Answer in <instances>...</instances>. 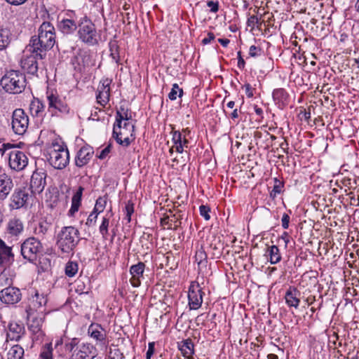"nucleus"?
I'll return each mask as SVG.
<instances>
[{"mask_svg": "<svg viewBox=\"0 0 359 359\" xmlns=\"http://www.w3.org/2000/svg\"><path fill=\"white\" fill-rule=\"evenodd\" d=\"M50 224L46 221H41L34 228V233L39 238H44L46 233H48Z\"/></svg>", "mask_w": 359, "mask_h": 359, "instance_id": "obj_33", "label": "nucleus"}, {"mask_svg": "<svg viewBox=\"0 0 359 359\" xmlns=\"http://www.w3.org/2000/svg\"><path fill=\"white\" fill-rule=\"evenodd\" d=\"M123 121H132L131 111L121 105L116 111V123H121Z\"/></svg>", "mask_w": 359, "mask_h": 359, "instance_id": "obj_30", "label": "nucleus"}, {"mask_svg": "<svg viewBox=\"0 0 359 359\" xmlns=\"http://www.w3.org/2000/svg\"><path fill=\"white\" fill-rule=\"evenodd\" d=\"M111 83V81L106 79H103L100 81V84L98 86L97 91L98 93L96 96L97 102L102 105L105 106L106 104L109 100L110 96V88L109 85Z\"/></svg>", "mask_w": 359, "mask_h": 359, "instance_id": "obj_18", "label": "nucleus"}, {"mask_svg": "<svg viewBox=\"0 0 359 359\" xmlns=\"http://www.w3.org/2000/svg\"><path fill=\"white\" fill-rule=\"evenodd\" d=\"M182 95L183 90L182 88H180L178 84L175 83L172 85L171 91L168 94V97L171 100H176L177 95L180 97L182 96Z\"/></svg>", "mask_w": 359, "mask_h": 359, "instance_id": "obj_46", "label": "nucleus"}, {"mask_svg": "<svg viewBox=\"0 0 359 359\" xmlns=\"http://www.w3.org/2000/svg\"><path fill=\"white\" fill-rule=\"evenodd\" d=\"M243 88H245V93L248 97H252L253 96V89L249 83H246L244 85Z\"/></svg>", "mask_w": 359, "mask_h": 359, "instance_id": "obj_59", "label": "nucleus"}, {"mask_svg": "<svg viewBox=\"0 0 359 359\" xmlns=\"http://www.w3.org/2000/svg\"><path fill=\"white\" fill-rule=\"evenodd\" d=\"M200 214L202 217L205 218V219L208 220L210 218V216L209 215V212L210 211V209L208 206L202 205L199 208Z\"/></svg>", "mask_w": 359, "mask_h": 359, "instance_id": "obj_50", "label": "nucleus"}, {"mask_svg": "<svg viewBox=\"0 0 359 359\" xmlns=\"http://www.w3.org/2000/svg\"><path fill=\"white\" fill-rule=\"evenodd\" d=\"M44 106L39 99H34L29 104V112L32 116H38L42 113Z\"/></svg>", "mask_w": 359, "mask_h": 359, "instance_id": "obj_37", "label": "nucleus"}, {"mask_svg": "<svg viewBox=\"0 0 359 359\" xmlns=\"http://www.w3.org/2000/svg\"><path fill=\"white\" fill-rule=\"evenodd\" d=\"M218 41L224 46L226 47L229 43L230 41L227 39H219Z\"/></svg>", "mask_w": 359, "mask_h": 359, "instance_id": "obj_63", "label": "nucleus"}, {"mask_svg": "<svg viewBox=\"0 0 359 359\" xmlns=\"http://www.w3.org/2000/svg\"><path fill=\"white\" fill-rule=\"evenodd\" d=\"M78 344L76 339H73L69 343L66 344V349L72 351L74 348Z\"/></svg>", "mask_w": 359, "mask_h": 359, "instance_id": "obj_58", "label": "nucleus"}, {"mask_svg": "<svg viewBox=\"0 0 359 359\" xmlns=\"http://www.w3.org/2000/svg\"><path fill=\"white\" fill-rule=\"evenodd\" d=\"M180 350L187 359H191L194 354V344L191 340L187 339L180 345Z\"/></svg>", "mask_w": 359, "mask_h": 359, "instance_id": "obj_34", "label": "nucleus"}, {"mask_svg": "<svg viewBox=\"0 0 359 359\" xmlns=\"http://www.w3.org/2000/svg\"><path fill=\"white\" fill-rule=\"evenodd\" d=\"M88 332L92 338L104 344L105 343L106 333L100 325L92 324Z\"/></svg>", "mask_w": 359, "mask_h": 359, "instance_id": "obj_27", "label": "nucleus"}, {"mask_svg": "<svg viewBox=\"0 0 359 359\" xmlns=\"http://www.w3.org/2000/svg\"><path fill=\"white\" fill-rule=\"evenodd\" d=\"M12 39L11 30L6 27H0V50L6 49Z\"/></svg>", "mask_w": 359, "mask_h": 359, "instance_id": "obj_29", "label": "nucleus"}, {"mask_svg": "<svg viewBox=\"0 0 359 359\" xmlns=\"http://www.w3.org/2000/svg\"><path fill=\"white\" fill-rule=\"evenodd\" d=\"M13 188L11 177L6 175H0V201H4Z\"/></svg>", "mask_w": 359, "mask_h": 359, "instance_id": "obj_22", "label": "nucleus"}, {"mask_svg": "<svg viewBox=\"0 0 359 359\" xmlns=\"http://www.w3.org/2000/svg\"><path fill=\"white\" fill-rule=\"evenodd\" d=\"M24 348L18 345H13L8 350L7 353V359H23Z\"/></svg>", "mask_w": 359, "mask_h": 359, "instance_id": "obj_36", "label": "nucleus"}, {"mask_svg": "<svg viewBox=\"0 0 359 359\" xmlns=\"http://www.w3.org/2000/svg\"><path fill=\"white\" fill-rule=\"evenodd\" d=\"M273 98L278 104L284 105L287 99V95L283 88H278L273 92Z\"/></svg>", "mask_w": 359, "mask_h": 359, "instance_id": "obj_40", "label": "nucleus"}, {"mask_svg": "<svg viewBox=\"0 0 359 359\" xmlns=\"http://www.w3.org/2000/svg\"><path fill=\"white\" fill-rule=\"evenodd\" d=\"M98 214L95 212H92L88 216L86 224L88 226H91L95 224Z\"/></svg>", "mask_w": 359, "mask_h": 359, "instance_id": "obj_51", "label": "nucleus"}, {"mask_svg": "<svg viewBox=\"0 0 359 359\" xmlns=\"http://www.w3.org/2000/svg\"><path fill=\"white\" fill-rule=\"evenodd\" d=\"M0 83L6 92L11 94H18L24 90L26 86V79L22 72L10 70L3 76Z\"/></svg>", "mask_w": 359, "mask_h": 359, "instance_id": "obj_3", "label": "nucleus"}, {"mask_svg": "<svg viewBox=\"0 0 359 359\" xmlns=\"http://www.w3.org/2000/svg\"><path fill=\"white\" fill-rule=\"evenodd\" d=\"M261 49L256 46H251L249 50V54L252 57H255L260 55Z\"/></svg>", "mask_w": 359, "mask_h": 359, "instance_id": "obj_54", "label": "nucleus"}, {"mask_svg": "<svg viewBox=\"0 0 359 359\" xmlns=\"http://www.w3.org/2000/svg\"><path fill=\"white\" fill-rule=\"evenodd\" d=\"M22 294L16 287H6L0 290V300L6 304H15L21 300Z\"/></svg>", "mask_w": 359, "mask_h": 359, "instance_id": "obj_11", "label": "nucleus"}, {"mask_svg": "<svg viewBox=\"0 0 359 359\" xmlns=\"http://www.w3.org/2000/svg\"><path fill=\"white\" fill-rule=\"evenodd\" d=\"M83 191V188L82 187H79L77 191L74 194L72 198V206L69 210V214L71 215H73L79 208Z\"/></svg>", "mask_w": 359, "mask_h": 359, "instance_id": "obj_31", "label": "nucleus"}, {"mask_svg": "<svg viewBox=\"0 0 359 359\" xmlns=\"http://www.w3.org/2000/svg\"><path fill=\"white\" fill-rule=\"evenodd\" d=\"M24 327L17 323L12 322L8 325L7 339L18 341L24 334Z\"/></svg>", "mask_w": 359, "mask_h": 359, "instance_id": "obj_25", "label": "nucleus"}, {"mask_svg": "<svg viewBox=\"0 0 359 359\" xmlns=\"http://www.w3.org/2000/svg\"><path fill=\"white\" fill-rule=\"evenodd\" d=\"M46 174L43 171L33 172L30 180V189L34 194H40L46 186Z\"/></svg>", "mask_w": 359, "mask_h": 359, "instance_id": "obj_17", "label": "nucleus"}, {"mask_svg": "<svg viewBox=\"0 0 359 359\" xmlns=\"http://www.w3.org/2000/svg\"><path fill=\"white\" fill-rule=\"evenodd\" d=\"M215 39V35L212 32H209L208 34V36L204 38L202 41V43L203 44H208L211 41H212L213 39Z\"/></svg>", "mask_w": 359, "mask_h": 359, "instance_id": "obj_60", "label": "nucleus"}, {"mask_svg": "<svg viewBox=\"0 0 359 359\" xmlns=\"http://www.w3.org/2000/svg\"><path fill=\"white\" fill-rule=\"evenodd\" d=\"M93 153V148L90 147H83L81 148L77 153L75 160L76 166L83 167L86 165L91 159Z\"/></svg>", "mask_w": 359, "mask_h": 359, "instance_id": "obj_23", "label": "nucleus"}, {"mask_svg": "<svg viewBox=\"0 0 359 359\" xmlns=\"http://www.w3.org/2000/svg\"><path fill=\"white\" fill-rule=\"evenodd\" d=\"M175 219H176V218H175V215H173V216H172V217H171V218H170V217H166V218H164L163 219H162V222H165V220H166V219H168V221L167 222V223H168V222H169V221H170L171 222H175V227H174V228H176V227H177V226H179V224H180V222H179V224H177V220H175Z\"/></svg>", "mask_w": 359, "mask_h": 359, "instance_id": "obj_61", "label": "nucleus"}, {"mask_svg": "<svg viewBox=\"0 0 359 359\" xmlns=\"http://www.w3.org/2000/svg\"><path fill=\"white\" fill-rule=\"evenodd\" d=\"M154 352V343L150 342V343H149L148 350L146 353V358L151 359Z\"/></svg>", "mask_w": 359, "mask_h": 359, "instance_id": "obj_56", "label": "nucleus"}, {"mask_svg": "<svg viewBox=\"0 0 359 359\" xmlns=\"http://www.w3.org/2000/svg\"><path fill=\"white\" fill-rule=\"evenodd\" d=\"M37 59H40L35 53L22 59L21 67L28 74L35 75L38 72Z\"/></svg>", "mask_w": 359, "mask_h": 359, "instance_id": "obj_21", "label": "nucleus"}, {"mask_svg": "<svg viewBox=\"0 0 359 359\" xmlns=\"http://www.w3.org/2000/svg\"><path fill=\"white\" fill-rule=\"evenodd\" d=\"M79 19L74 11H68L58 21L57 28L65 34L74 33L79 27Z\"/></svg>", "mask_w": 359, "mask_h": 359, "instance_id": "obj_8", "label": "nucleus"}, {"mask_svg": "<svg viewBox=\"0 0 359 359\" xmlns=\"http://www.w3.org/2000/svg\"><path fill=\"white\" fill-rule=\"evenodd\" d=\"M266 255L269 257V262L272 264H276L281 260L280 250L276 245L269 247L266 251Z\"/></svg>", "mask_w": 359, "mask_h": 359, "instance_id": "obj_32", "label": "nucleus"}, {"mask_svg": "<svg viewBox=\"0 0 359 359\" xmlns=\"http://www.w3.org/2000/svg\"><path fill=\"white\" fill-rule=\"evenodd\" d=\"M238 67L241 69V68H243L244 66H245V61L242 58L241 55V53L238 52Z\"/></svg>", "mask_w": 359, "mask_h": 359, "instance_id": "obj_62", "label": "nucleus"}, {"mask_svg": "<svg viewBox=\"0 0 359 359\" xmlns=\"http://www.w3.org/2000/svg\"><path fill=\"white\" fill-rule=\"evenodd\" d=\"M111 149V146L108 145L104 149H103L100 153L97 155V157L100 159H104L107 157V156L109 154Z\"/></svg>", "mask_w": 359, "mask_h": 359, "instance_id": "obj_55", "label": "nucleus"}, {"mask_svg": "<svg viewBox=\"0 0 359 359\" xmlns=\"http://www.w3.org/2000/svg\"><path fill=\"white\" fill-rule=\"evenodd\" d=\"M15 145L10 143H4L0 144V155L5 157L6 160H8V153L11 149H15Z\"/></svg>", "mask_w": 359, "mask_h": 359, "instance_id": "obj_45", "label": "nucleus"}, {"mask_svg": "<svg viewBox=\"0 0 359 359\" xmlns=\"http://www.w3.org/2000/svg\"><path fill=\"white\" fill-rule=\"evenodd\" d=\"M24 229V225L20 219L13 217L11 219L6 226V232L12 236H20Z\"/></svg>", "mask_w": 359, "mask_h": 359, "instance_id": "obj_24", "label": "nucleus"}, {"mask_svg": "<svg viewBox=\"0 0 359 359\" xmlns=\"http://www.w3.org/2000/svg\"><path fill=\"white\" fill-rule=\"evenodd\" d=\"M107 198L105 196L103 197H99L95 203L93 212H95L97 214H100L104 210L106 205H107Z\"/></svg>", "mask_w": 359, "mask_h": 359, "instance_id": "obj_43", "label": "nucleus"}, {"mask_svg": "<svg viewBox=\"0 0 359 359\" xmlns=\"http://www.w3.org/2000/svg\"><path fill=\"white\" fill-rule=\"evenodd\" d=\"M109 224V219L107 217L102 218V223L100 226L99 231L103 238H107L108 235V227Z\"/></svg>", "mask_w": 359, "mask_h": 359, "instance_id": "obj_47", "label": "nucleus"}, {"mask_svg": "<svg viewBox=\"0 0 359 359\" xmlns=\"http://www.w3.org/2000/svg\"><path fill=\"white\" fill-rule=\"evenodd\" d=\"M134 208H133V204L128 203L126 205V217L128 222L130 221V217L131 215L133 213Z\"/></svg>", "mask_w": 359, "mask_h": 359, "instance_id": "obj_53", "label": "nucleus"}, {"mask_svg": "<svg viewBox=\"0 0 359 359\" xmlns=\"http://www.w3.org/2000/svg\"><path fill=\"white\" fill-rule=\"evenodd\" d=\"M172 141L173 145L169 150L171 154L174 150L180 154L184 153V148H187L189 143V140L186 138V135H182L181 132L177 130L172 132Z\"/></svg>", "mask_w": 359, "mask_h": 359, "instance_id": "obj_16", "label": "nucleus"}, {"mask_svg": "<svg viewBox=\"0 0 359 359\" xmlns=\"http://www.w3.org/2000/svg\"><path fill=\"white\" fill-rule=\"evenodd\" d=\"M27 18V11L22 8H20L15 11V13L12 15L11 20L13 24L15 23V20L18 25H22L25 22Z\"/></svg>", "mask_w": 359, "mask_h": 359, "instance_id": "obj_39", "label": "nucleus"}, {"mask_svg": "<svg viewBox=\"0 0 359 359\" xmlns=\"http://www.w3.org/2000/svg\"><path fill=\"white\" fill-rule=\"evenodd\" d=\"M79 235V231L74 226L62 227L57 235L58 248L65 253L72 252L80 241Z\"/></svg>", "mask_w": 359, "mask_h": 359, "instance_id": "obj_2", "label": "nucleus"}, {"mask_svg": "<svg viewBox=\"0 0 359 359\" xmlns=\"http://www.w3.org/2000/svg\"><path fill=\"white\" fill-rule=\"evenodd\" d=\"M29 197L26 189H16L11 197L9 207L13 210L20 209L27 204Z\"/></svg>", "mask_w": 359, "mask_h": 359, "instance_id": "obj_13", "label": "nucleus"}, {"mask_svg": "<svg viewBox=\"0 0 359 359\" xmlns=\"http://www.w3.org/2000/svg\"><path fill=\"white\" fill-rule=\"evenodd\" d=\"M78 264L75 262H68L65 266V274L69 277L74 276L78 272Z\"/></svg>", "mask_w": 359, "mask_h": 359, "instance_id": "obj_41", "label": "nucleus"}, {"mask_svg": "<svg viewBox=\"0 0 359 359\" xmlns=\"http://www.w3.org/2000/svg\"><path fill=\"white\" fill-rule=\"evenodd\" d=\"M282 187H283L282 182L280 180L275 179V184H274L273 190L271 193V196H273V197H275L276 196V194H280L282 191Z\"/></svg>", "mask_w": 359, "mask_h": 359, "instance_id": "obj_49", "label": "nucleus"}, {"mask_svg": "<svg viewBox=\"0 0 359 359\" xmlns=\"http://www.w3.org/2000/svg\"><path fill=\"white\" fill-rule=\"evenodd\" d=\"M96 355L95 348L90 344H82L74 351L72 355H77L78 359H93Z\"/></svg>", "mask_w": 359, "mask_h": 359, "instance_id": "obj_19", "label": "nucleus"}, {"mask_svg": "<svg viewBox=\"0 0 359 359\" xmlns=\"http://www.w3.org/2000/svg\"><path fill=\"white\" fill-rule=\"evenodd\" d=\"M30 301L29 309L36 311L38 309L45 306L48 299L46 295L43 293L40 294L36 291Z\"/></svg>", "mask_w": 359, "mask_h": 359, "instance_id": "obj_28", "label": "nucleus"}, {"mask_svg": "<svg viewBox=\"0 0 359 359\" xmlns=\"http://www.w3.org/2000/svg\"><path fill=\"white\" fill-rule=\"evenodd\" d=\"M276 271V267H268L266 269V273H268L269 276H271L273 273L275 272Z\"/></svg>", "mask_w": 359, "mask_h": 359, "instance_id": "obj_64", "label": "nucleus"}, {"mask_svg": "<svg viewBox=\"0 0 359 359\" xmlns=\"http://www.w3.org/2000/svg\"><path fill=\"white\" fill-rule=\"evenodd\" d=\"M12 129L19 135H24L29 126V117L22 109H16L12 114Z\"/></svg>", "mask_w": 359, "mask_h": 359, "instance_id": "obj_9", "label": "nucleus"}, {"mask_svg": "<svg viewBox=\"0 0 359 359\" xmlns=\"http://www.w3.org/2000/svg\"><path fill=\"white\" fill-rule=\"evenodd\" d=\"M300 292L295 287H290L285 292L286 304L290 307L298 308L300 302Z\"/></svg>", "mask_w": 359, "mask_h": 359, "instance_id": "obj_26", "label": "nucleus"}, {"mask_svg": "<svg viewBox=\"0 0 359 359\" xmlns=\"http://www.w3.org/2000/svg\"><path fill=\"white\" fill-rule=\"evenodd\" d=\"M13 282V276L9 269H5L0 273V288L11 287Z\"/></svg>", "mask_w": 359, "mask_h": 359, "instance_id": "obj_35", "label": "nucleus"}, {"mask_svg": "<svg viewBox=\"0 0 359 359\" xmlns=\"http://www.w3.org/2000/svg\"><path fill=\"white\" fill-rule=\"evenodd\" d=\"M207 6L210 8V11L212 13H217L219 10V2L217 1H208Z\"/></svg>", "mask_w": 359, "mask_h": 359, "instance_id": "obj_52", "label": "nucleus"}, {"mask_svg": "<svg viewBox=\"0 0 359 359\" xmlns=\"http://www.w3.org/2000/svg\"><path fill=\"white\" fill-rule=\"evenodd\" d=\"M259 24V19L257 15H250L247 21V25L248 27L254 29L256 26L258 27Z\"/></svg>", "mask_w": 359, "mask_h": 359, "instance_id": "obj_48", "label": "nucleus"}, {"mask_svg": "<svg viewBox=\"0 0 359 359\" xmlns=\"http://www.w3.org/2000/svg\"><path fill=\"white\" fill-rule=\"evenodd\" d=\"M110 56L111 59L117 63L119 60L118 46L116 41L109 43Z\"/></svg>", "mask_w": 359, "mask_h": 359, "instance_id": "obj_44", "label": "nucleus"}, {"mask_svg": "<svg viewBox=\"0 0 359 359\" xmlns=\"http://www.w3.org/2000/svg\"><path fill=\"white\" fill-rule=\"evenodd\" d=\"M8 163L11 170L18 172L24 170L27 165L28 158L23 151L15 148L8 153Z\"/></svg>", "mask_w": 359, "mask_h": 359, "instance_id": "obj_10", "label": "nucleus"}, {"mask_svg": "<svg viewBox=\"0 0 359 359\" xmlns=\"http://www.w3.org/2000/svg\"><path fill=\"white\" fill-rule=\"evenodd\" d=\"M144 268L145 264L143 262H139L130 267V273L131 274V278L130 279V282L133 287H137L140 285Z\"/></svg>", "mask_w": 359, "mask_h": 359, "instance_id": "obj_20", "label": "nucleus"}, {"mask_svg": "<svg viewBox=\"0 0 359 359\" xmlns=\"http://www.w3.org/2000/svg\"><path fill=\"white\" fill-rule=\"evenodd\" d=\"M135 124L133 121L115 123L113 129V136L116 142L124 147H128L134 137Z\"/></svg>", "mask_w": 359, "mask_h": 359, "instance_id": "obj_5", "label": "nucleus"}, {"mask_svg": "<svg viewBox=\"0 0 359 359\" xmlns=\"http://www.w3.org/2000/svg\"><path fill=\"white\" fill-rule=\"evenodd\" d=\"M48 161L54 168L62 170L69 164V151L64 144L53 142L48 149Z\"/></svg>", "mask_w": 359, "mask_h": 359, "instance_id": "obj_4", "label": "nucleus"}, {"mask_svg": "<svg viewBox=\"0 0 359 359\" xmlns=\"http://www.w3.org/2000/svg\"><path fill=\"white\" fill-rule=\"evenodd\" d=\"M47 100L48 102V110L52 114L56 113L57 111L62 113H67L69 111L67 104L53 91L47 93Z\"/></svg>", "mask_w": 359, "mask_h": 359, "instance_id": "obj_14", "label": "nucleus"}, {"mask_svg": "<svg viewBox=\"0 0 359 359\" xmlns=\"http://www.w3.org/2000/svg\"><path fill=\"white\" fill-rule=\"evenodd\" d=\"M40 357L41 359H53V347L50 343L42 347Z\"/></svg>", "mask_w": 359, "mask_h": 359, "instance_id": "obj_42", "label": "nucleus"}, {"mask_svg": "<svg viewBox=\"0 0 359 359\" xmlns=\"http://www.w3.org/2000/svg\"><path fill=\"white\" fill-rule=\"evenodd\" d=\"M189 306L191 309H198L203 302V292L198 283H192L188 293Z\"/></svg>", "mask_w": 359, "mask_h": 359, "instance_id": "obj_12", "label": "nucleus"}, {"mask_svg": "<svg viewBox=\"0 0 359 359\" xmlns=\"http://www.w3.org/2000/svg\"><path fill=\"white\" fill-rule=\"evenodd\" d=\"M55 43V27L49 22H43L38 29V35L32 37L29 50L36 54L41 60L46 55V52L50 50Z\"/></svg>", "mask_w": 359, "mask_h": 359, "instance_id": "obj_1", "label": "nucleus"}, {"mask_svg": "<svg viewBox=\"0 0 359 359\" xmlns=\"http://www.w3.org/2000/svg\"><path fill=\"white\" fill-rule=\"evenodd\" d=\"M78 35L84 43L93 45L97 43V31L95 25L86 16L79 18Z\"/></svg>", "mask_w": 359, "mask_h": 359, "instance_id": "obj_6", "label": "nucleus"}, {"mask_svg": "<svg viewBox=\"0 0 359 359\" xmlns=\"http://www.w3.org/2000/svg\"><path fill=\"white\" fill-rule=\"evenodd\" d=\"M42 251L43 245L41 241L35 237L27 238L21 245V255L24 259L30 262L36 261Z\"/></svg>", "mask_w": 359, "mask_h": 359, "instance_id": "obj_7", "label": "nucleus"}, {"mask_svg": "<svg viewBox=\"0 0 359 359\" xmlns=\"http://www.w3.org/2000/svg\"><path fill=\"white\" fill-rule=\"evenodd\" d=\"M13 247L9 246L0 238V266H8L14 262Z\"/></svg>", "mask_w": 359, "mask_h": 359, "instance_id": "obj_15", "label": "nucleus"}, {"mask_svg": "<svg viewBox=\"0 0 359 359\" xmlns=\"http://www.w3.org/2000/svg\"><path fill=\"white\" fill-rule=\"evenodd\" d=\"M43 321L42 316H33L29 323L30 330L35 334L41 332Z\"/></svg>", "mask_w": 359, "mask_h": 359, "instance_id": "obj_38", "label": "nucleus"}, {"mask_svg": "<svg viewBox=\"0 0 359 359\" xmlns=\"http://www.w3.org/2000/svg\"><path fill=\"white\" fill-rule=\"evenodd\" d=\"M282 226L284 229H287L289 226L290 217L287 214L285 213L282 217Z\"/></svg>", "mask_w": 359, "mask_h": 359, "instance_id": "obj_57", "label": "nucleus"}]
</instances>
